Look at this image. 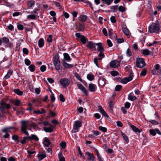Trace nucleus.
I'll use <instances>...</instances> for the list:
<instances>
[{
	"label": "nucleus",
	"mask_w": 161,
	"mask_h": 161,
	"mask_svg": "<svg viewBox=\"0 0 161 161\" xmlns=\"http://www.w3.org/2000/svg\"><path fill=\"white\" fill-rule=\"evenodd\" d=\"M149 132L150 134L153 136H154L156 135V133L155 130H154L153 129H150L149 130Z\"/></svg>",
	"instance_id": "nucleus-52"
},
{
	"label": "nucleus",
	"mask_w": 161,
	"mask_h": 161,
	"mask_svg": "<svg viewBox=\"0 0 161 161\" xmlns=\"http://www.w3.org/2000/svg\"><path fill=\"white\" fill-rule=\"evenodd\" d=\"M96 43H94L92 42H90L88 43L87 46L90 49H92L93 50H96L95 48Z\"/></svg>",
	"instance_id": "nucleus-11"
},
{
	"label": "nucleus",
	"mask_w": 161,
	"mask_h": 161,
	"mask_svg": "<svg viewBox=\"0 0 161 161\" xmlns=\"http://www.w3.org/2000/svg\"><path fill=\"white\" fill-rule=\"evenodd\" d=\"M110 20L112 23H115L116 21L115 17L114 16H112L110 18Z\"/></svg>",
	"instance_id": "nucleus-56"
},
{
	"label": "nucleus",
	"mask_w": 161,
	"mask_h": 161,
	"mask_svg": "<svg viewBox=\"0 0 161 161\" xmlns=\"http://www.w3.org/2000/svg\"><path fill=\"white\" fill-rule=\"evenodd\" d=\"M86 154L88 156V159L92 161H94L95 159V156L92 153H90L88 152H86Z\"/></svg>",
	"instance_id": "nucleus-17"
},
{
	"label": "nucleus",
	"mask_w": 161,
	"mask_h": 161,
	"mask_svg": "<svg viewBox=\"0 0 161 161\" xmlns=\"http://www.w3.org/2000/svg\"><path fill=\"white\" fill-rule=\"evenodd\" d=\"M2 40L3 42L6 43H8L9 42V39L6 37H3L2 38Z\"/></svg>",
	"instance_id": "nucleus-51"
},
{
	"label": "nucleus",
	"mask_w": 161,
	"mask_h": 161,
	"mask_svg": "<svg viewBox=\"0 0 161 161\" xmlns=\"http://www.w3.org/2000/svg\"><path fill=\"white\" fill-rule=\"evenodd\" d=\"M28 126V122L26 121H21V130L25 135L27 136H26L24 137L23 139L20 142V143L24 144H25L26 140L29 139V134L26 130L27 129Z\"/></svg>",
	"instance_id": "nucleus-1"
},
{
	"label": "nucleus",
	"mask_w": 161,
	"mask_h": 161,
	"mask_svg": "<svg viewBox=\"0 0 161 161\" xmlns=\"http://www.w3.org/2000/svg\"><path fill=\"white\" fill-rule=\"evenodd\" d=\"M126 54L128 56L130 57L131 55V53L130 50L128 48L126 51Z\"/></svg>",
	"instance_id": "nucleus-54"
},
{
	"label": "nucleus",
	"mask_w": 161,
	"mask_h": 161,
	"mask_svg": "<svg viewBox=\"0 0 161 161\" xmlns=\"http://www.w3.org/2000/svg\"><path fill=\"white\" fill-rule=\"evenodd\" d=\"M149 31L151 33L158 31L159 25L158 23H154L150 25L149 28Z\"/></svg>",
	"instance_id": "nucleus-3"
},
{
	"label": "nucleus",
	"mask_w": 161,
	"mask_h": 161,
	"mask_svg": "<svg viewBox=\"0 0 161 161\" xmlns=\"http://www.w3.org/2000/svg\"><path fill=\"white\" fill-rule=\"evenodd\" d=\"M128 99L131 101H133L136 99V97L132 95V93H130L128 96Z\"/></svg>",
	"instance_id": "nucleus-26"
},
{
	"label": "nucleus",
	"mask_w": 161,
	"mask_h": 161,
	"mask_svg": "<svg viewBox=\"0 0 161 161\" xmlns=\"http://www.w3.org/2000/svg\"><path fill=\"white\" fill-rule=\"evenodd\" d=\"M86 18L87 16L86 15H82L80 16L79 19L80 21L84 22L86 20Z\"/></svg>",
	"instance_id": "nucleus-25"
},
{
	"label": "nucleus",
	"mask_w": 161,
	"mask_h": 161,
	"mask_svg": "<svg viewBox=\"0 0 161 161\" xmlns=\"http://www.w3.org/2000/svg\"><path fill=\"white\" fill-rule=\"evenodd\" d=\"M18 29L20 30H22L23 29L24 27L22 25L19 24L17 25Z\"/></svg>",
	"instance_id": "nucleus-64"
},
{
	"label": "nucleus",
	"mask_w": 161,
	"mask_h": 161,
	"mask_svg": "<svg viewBox=\"0 0 161 161\" xmlns=\"http://www.w3.org/2000/svg\"><path fill=\"white\" fill-rule=\"evenodd\" d=\"M63 66L65 68H71L73 67V65L68 64L65 62L63 63Z\"/></svg>",
	"instance_id": "nucleus-31"
},
{
	"label": "nucleus",
	"mask_w": 161,
	"mask_h": 161,
	"mask_svg": "<svg viewBox=\"0 0 161 161\" xmlns=\"http://www.w3.org/2000/svg\"><path fill=\"white\" fill-rule=\"evenodd\" d=\"M58 157L59 161H65L64 157L63 156L61 153H59L58 154Z\"/></svg>",
	"instance_id": "nucleus-28"
},
{
	"label": "nucleus",
	"mask_w": 161,
	"mask_h": 161,
	"mask_svg": "<svg viewBox=\"0 0 161 161\" xmlns=\"http://www.w3.org/2000/svg\"><path fill=\"white\" fill-rule=\"evenodd\" d=\"M29 139L31 140H34L36 141H38L39 139L35 135H32L31 136H29Z\"/></svg>",
	"instance_id": "nucleus-23"
},
{
	"label": "nucleus",
	"mask_w": 161,
	"mask_h": 161,
	"mask_svg": "<svg viewBox=\"0 0 161 161\" xmlns=\"http://www.w3.org/2000/svg\"><path fill=\"white\" fill-rule=\"evenodd\" d=\"M130 126L135 132H138L139 133L141 132L142 130H139L134 125L130 124Z\"/></svg>",
	"instance_id": "nucleus-19"
},
{
	"label": "nucleus",
	"mask_w": 161,
	"mask_h": 161,
	"mask_svg": "<svg viewBox=\"0 0 161 161\" xmlns=\"http://www.w3.org/2000/svg\"><path fill=\"white\" fill-rule=\"evenodd\" d=\"M64 56L65 59L68 61H70L71 60V58L69 55L67 53H64Z\"/></svg>",
	"instance_id": "nucleus-29"
},
{
	"label": "nucleus",
	"mask_w": 161,
	"mask_h": 161,
	"mask_svg": "<svg viewBox=\"0 0 161 161\" xmlns=\"http://www.w3.org/2000/svg\"><path fill=\"white\" fill-rule=\"evenodd\" d=\"M59 99L60 101L62 102H64L65 101V98L63 95L61 94L59 95Z\"/></svg>",
	"instance_id": "nucleus-53"
},
{
	"label": "nucleus",
	"mask_w": 161,
	"mask_h": 161,
	"mask_svg": "<svg viewBox=\"0 0 161 161\" xmlns=\"http://www.w3.org/2000/svg\"><path fill=\"white\" fill-rule=\"evenodd\" d=\"M35 66L33 64H31L29 67V68L31 72H33L35 69Z\"/></svg>",
	"instance_id": "nucleus-42"
},
{
	"label": "nucleus",
	"mask_w": 161,
	"mask_h": 161,
	"mask_svg": "<svg viewBox=\"0 0 161 161\" xmlns=\"http://www.w3.org/2000/svg\"><path fill=\"white\" fill-rule=\"evenodd\" d=\"M43 129L46 132H52L53 131V128L51 125L47 126H45L43 127Z\"/></svg>",
	"instance_id": "nucleus-9"
},
{
	"label": "nucleus",
	"mask_w": 161,
	"mask_h": 161,
	"mask_svg": "<svg viewBox=\"0 0 161 161\" xmlns=\"http://www.w3.org/2000/svg\"><path fill=\"white\" fill-rule=\"evenodd\" d=\"M122 88V86L120 85H117L115 87V90L116 91H119Z\"/></svg>",
	"instance_id": "nucleus-58"
},
{
	"label": "nucleus",
	"mask_w": 161,
	"mask_h": 161,
	"mask_svg": "<svg viewBox=\"0 0 161 161\" xmlns=\"http://www.w3.org/2000/svg\"><path fill=\"white\" fill-rule=\"evenodd\" d=\"M43 143L45 146L47 147L50 145V142L48 138H45Z\"/></svg>",
	"instance_id": "nucleus-20"
},
{
	"label": "nucleus",
	"mask_w": 161,
	"mask_h": 161,
	"mask_svg": "<svg viewBox=\"0 0 161 161\" xmlns=\"http://www.w3.org/2000/svg\"><path fill=\"white\" fill-rule=\"evenodd\" d=\"M14 92L19 95H22L23 93V92L20 91L19 89H14Z\"/></svg>",
	"instance_id": "nucleus-33"
},
{
	"label": "nucleus",
	"mask_w": 161,
	"mask_h": 161,
	"mask_svg": "<svg viewBox=\"0 0 161 161\" xmlns=\"http://www.w3.org/2000/svg\"><path fill=\"white\" fill-rule=\"evenodd\" d=\"M83 111V108L82 107H80L77 109V112L79 113H82Z\"/></svg>",
	"instance_id": "nucleus-57"
},
{
	"label": "nucleus",
	"mask_w": 161,
	"mask_h": 161,
	"mask_svg": "<svg viewBox=\"0 0 161 161\" xmlns=\"http://www.w3.org/2000/svg\"><path fill=\"white\" fill-rule=\"evenodd\" d=\"M103 3H105L108 5L110 4L113 0H102Z\"/></svg>",
	"instance_id": "nucleus-40"
},
{
	"label": "nucleus",
	"mask_w": 161,
	"mask_h": 161,
	"mask_svg": "<svg viewBox=\"0 0 161 161\" xmlns=\"http://www.w3.org/2000/svg\"><path fill=\"white\" fill-rule=\"evenodd\" d=\"M75 76L76 78L78 80H79L80 81H82V79L80 77V76H79V75L77 73H75Z\"/></svg>",
	"instance_id": "nucleus-55"
},
{
	"label": "nucleus",
	"mask_w": 161,
	"mask_h": 161,
	"mask_svg": "<svg viewBox=\"0 0 161 161\" xmlns=\"http://www.w3.org/2000/svg\"><path fill=\"white\" fill-rule=\"evenodd\" d=\"M111 74L113 76H114L118 75L119 73L117 71H111Z\"/></svg>",
	"instance_id": "nucleus-46"
},
{
	"label": "nucleus",
	"mask_w": 161,
	"mask_h": 161,
	"mask_svg": "<svg viewBox=\"0 0 161 161\" xmlns=\"http://www.w3.org/2000/svg\"><path fill=\"white\" fill-rule=\"evenodd\" d=\"M81 126V123L79 121H76L74 124L73 131L76 132L78 131L77 129Z\"/></svg>",
	"instance_id": "nucleus-7"
},
{
	"label": "nucleus",
	"mask_w": 161,
	"mask_h": 161,
	"mask_svg": "<svg viewBox=\"0 0 161 161\" xmlns=\"http://www.w3.org/2000/svg\"><path fill=\"white\" fill-rule=\"evenodd\" d=\"M33 113L34 114H39L45 113H46V111L43 108H41L40 110H33Z\"/></svg>",
	"instance_id": "nucleus-15"
},
{
	"label": "nucleus",
	"mask_w": 161,
	"mask_h": 161,
	"mask_svg": "<svg viewBox=\"0 0 161 161\" xmlns=\"http://www.w3.org/2000/svg\"><path fill=\"white\" fill-rule=\"evenodd\" d=\"M87 77L90 80H92L94 79V76L93 75L91 74H88L87 75Z\"/></svg>",
	"instance_id": "nucleus-37"
},
{
	"label": "nucleus",
	"mask_w": 161,
	"mask_h": 161,
	"mask_svg": "<svg viewBox=\"0 0 161 161\" xmlns=\"http://www.w3.org/2000/svg\"><path fill=\"white\" fill-rule=\"evenodd\" d=\"M122 30L124 34L126 36H129L130 34L129 30L126 28L123 27Z\"/></svg>",
	"instance_id": "nucleus-27"
},
{
	"label": "nucleus",
	"mask_w": 161,
	"mask_h": 161,
	"mask_svg": "<svg viewBox=\"0 0 161 161\" xmlns=\"http://www.w3.org/2000/svg\"><path fill=\"white\" fill-rule=\"evenodd\" d=\"M146 72L147 70L145 69H143V70L141 72V73H140V75L141 76H145L146 74Z\"/></svg>",
	"instance_id": "nucleus-47"
},
{
	"label": "nucleus",
	"mask_w": 161,
	"mask_h": 161,
	"mask_svg": "<svg viewBox=\"0 0 161 161\" xmlns=\"http://www.w3.org/2000/svg\"><path fill=\"white\" fill-rule=\"evenodd\" d=\"M141 53L145 56H147L150 54V51L147 49H144L141 51Z\"/></svg>",
	"instance_id": "nucleus-24"
},
{
	"label": "nucleus",
	"mask_w": 161,
	"mask_h": 161,
	"mask_svg": "<svg viewBox=\"0 0 161 161\" xmlns=\"http://www.w3.org/2000/svg\"><path fill=\"white\" fill-rule=\"evenodd\" d=\"M13 72V71L12 70H9L8 71L7 74L4 76L5 79H8L12 74Z\"/></svg>",
	"instance_id": "nucleus-22"
},
{
	"label": "nucleus",
	"mask_w": 161,
	"mask_h": 161,
	"mask_svg": "<svg viewBox=\"0 0 161 161\" xmlns=\"http://www.w3.org/2000/svg\"><path fill=\"white\" fill-rule=\"evenodd\" d=\"M100 53L98 54L99 60H101L104 57V55L103 52H100Z\"/></svg>",
	"instance_id": "nucleus-43"
},
{
	"label": "nucleus",
	"mask_w": 161,
	"mask_h": 161,
	"mask_svg": "<svg viewBox=\"0 0 161 161\" xmlns=\"http://www.w3.org/2000/svg\"><path fill=\"white\" fill-rule=\"evenodd\" d=\"M96 45L98 46L97 50L99 51L100 52H103L104 51V49L101 43H97L96 44Z\"/></svg>",
	"instance_id": "nucleus-18"
},
{
	"label": "nucleus",
	"mask_w": 161,
	"mask_h": 161,
	"mask_svg": "<svg viewBox=\"0 0 161 161\" xmlns=\"http://www.w3.org/2000/svg\"><path fill=\"white\" fill-rule=\"evenodd\" d=\"M54 3L56 7H58L60 11L62 10V8L60 4L58 2H55Z\"/></svg>",
	"instance_id": "nucleus-38"
},
{
	"label": "nucleus",
	"mask_w": 161,
	"mask_h": 161,
	"mask_svg": "<svg viewBox=\"0 0 161 161\" xmlns=\"http://www.w3.org/2000/svg\"><path fill=\"white\" fill-rule=\"evenodd\" d=\"M75 36L77 38V40L78 41H81V39H82V37H83V36L80 35L79 33H76L75 34Z\"/></svg>",
	"instance_id": "nucleus-30"
},
{
	"label": "nucleus",
	"mask_w": 161,
	"mask_h": 161,
	"mask_svg": "<svg viewBox=\"0 0 161 161\" xmlns=\"http://www.w3.org/2000/svg\"><path fill=\"white\" fill-rule=\"evenodd\" d=\"M46 154L45 153L39 154L37 155V157L39 160H42L46 157Z\"/></svg>",
	"instance_id": "nucleus-21"
},
{
	"label": "nucleus",
	"mask_w": 161,
	"mask_h": 161,
	"mask_svg": "<svg viewBox=\"0 0 161 161\" xmlns=\"http://www.w3.org/2000/svg\"><path fill=\"white\" fill-rule=\"evenodd\" d=\"M40 69L42 72H43L46 70V67L45 65H42L40 67Z\"/></svg>",
	"instance_id": "nucleus-49"
},
{
	"label": "nucleus",
	"mask_w": 161,
	"mask_h": 161,
	"mask_svg": "<svg viewBox=\"0 0 161 161\" xmlns=\"http://www.w3.org/2000/svg\"><path fill=\"white\" fill-rule=\"evenodd\" d=\"M118 8V5H115L112 6L111 7V9L112 11L113 12H115L117 10Z\"/></svg>",
	"instance_id": "nucleus-36"
},
{
	"label": "nucleus",
	"mask_w": 161,
	"mask_h": 161,
	"mask_svg": "<svg viewBox=\"0 0 161 161\" xmlns=\"http://www.w3.org/2000/svg\"><path fill=\"white\" fill-rule=\"evenodd\" d=\"M121 135L123 136L124 139L126 141L127 143L129 142V139L127 136L123 133H121Z\"/></svg>",
	"instance_id": "nucleus-41"
},
{
	"label": "nucleus",
	"mask_w": 161,
	"mask_h": 161,
	"mask_svg": "<svg viewBox=\"0 0 161 161\" xmlns=\"http://www.w3.org/2000/svg\"><path fill=\"white\" fill-rule=\"evenodd\" d=\"M38 45L40 47H42L44 45L43 39L41 38L38 41Z\"/></svg>",
	"instance_id": "nucleus-32"
},
{
	"label": "nucleus",
	"mask_w": 161,
	"mask_h": 161,
	"mask_svg": "<svg viewBox=\"0 0 161 161\" xmlns=\"http://www.w3.org/2000/svg\"><path fill=\"white\" fill-rule=\"evenodd\" d=\"M87 41H88L87 38L83 36V37H82V39L80 41L83 44H85Z\"/></svg>",
	"instance_id": "nucleus-45"
},
{
	"label": "nucleus",
	"mask_w": 161,
	"mask_h": 161,
	"mask_svg": "<svg viewBox=\"0 0 161 161\" xmlns=\"http://www.w3.org/2000/svg\"><path fill=\"white\" fill-rule=\"evenodd\" d=\"M60 82L61 84L64 88H66L69 84V81L67 78L61 79L60 80Z\"/></svg>",
	"instance_id": "nucleus-6"
},
{
	"label": "nucleus",
	"mask_w": 161,
	"mask_h": 161,
	"mask_svg": "<svg viewBox=\"0 0 161 161\" xmlns=\"http://www.w3.org/2000/svg\"><path fill=\"white\" fill-rule=\"evenodd\" d=\"M106 80L103 78H101L98 80L99 84L102 86H104L106 83Z\"/></svg>",
	"instance_id": "nucleus-16"
},
{
	"label": "nucleus",
	"mask_w": 161,
	"mask_h": 161,
	"mask_svg": "<svg viewBox=\"0 0 161 161\" xmlns=\"http://www.w3.org/2000/svg\"><path fill=\"white\" fill-rule=\"evenodd\" d=\"M110 66L112 68H116L120 65V63L117 60L112 61L110 63Z\"/></svg>",
	"instance_id": "nucleus-10"
},
{
	"label": "nucleus",
	"mask_w": 161,
	"mask_h": 161,
	"mask_svg": "<svg viewBox=\"0 0 161 161\" xmlns=\"http://www.w3.org/2000/svg\"><path fill=\"white\" fill-rule=\"evenodd\" d=\"M21 103V102L19 100H15L14 105L16 106H19Z\"/></svg>",
	"instance_id": "nucleus-48"
},
{
	"label": "nucleus",
	"mask_w": 161,
	"mask_h": 161,
	"mask_svg": "<svg viewBox=\"0 0 161 161\" xmlns=\"http://www.w3.org/2000/svg\"><path fill=\"white\" fill-rule=\"evenodd\" d=\"M10 107V105L8 104H7L4 101H0V109L2 112L4 111L5 109H8Z\"/></svg>",
	"instance_id": "nucleus-5"
},
{
	"label": "nucleus",
	"mask_w": 161,
	"mask_h": 161,
	"mask_svg": "<svg viewBox=\"0 0 161 161\" xmlns=\"http://www.w3.org/2000/svg\"><path fill=\"white\" fill-rule=\"evenodd\" d=\"M118 9L121 12H123L125 11V7L122 6H120L119 7Z\"/></svg>",
	"instance_id": "nucleus-44"
},
{
	"label": "nucleus",
	"mask_w": 161,
	"mask_h": 161,
	"mask_svg": "<svg viewBox=\"0 0 161 161\" xmlns=\"http://www.w3.org/2000/svg\"><path fill=\"white\" fill-rule=\"evenodd\" d=\"M136 66L140 68L143 67L146 65V64L143 59L139 58H136Z\"/></svg>",
	"instance_id": "nucleus-4"
},
{
	"label": "nucleus",
	"mask_w": 161,
	"mask_h": 161,
	"mask_svg": "<svg viewBox=\"0 0 161 161\" xmlns=\"http://www.w3.org/2000/svg\"><path fill=\"white\" fill-rule=\"evenodd\" d=\"M99 129L103 131V132H106L107 131L106 128L102 126L99 127Z\"/></svg>",
	"instance_id": "nucleus-50"
},
{
	"label": "nucleus",
	"mask_w": 161,
	"mask_h": 161,
	"mask_svg": "<svg viewBox=\"0 0 161 161\" xmlns=\"http://www.w3.org/2000/svg\"><path fill=\"white\" fill-rule=\"evenodd\" d=\"M60 146L63 149L66 147V143L64 142H62L60 144Z\"/></svg>",
	"instance_id": "nucleus-60"
},
{
	"label": "nucleus",
	"mask_w": 161,
	"mask_h": 161,
	"mask_svg": "<svg viewBox=\"0 0 161 161\" xmlns=\"http://www.w3.org/2000/svg\"><path fill=\"white\" fill-rule=\"evenodd\" d=\"M88 87L91 92H94L96 91L97 87L95 85L91 83L89 84Z\"/></svg>",
	"instance_id": "nucleus-14"
},
{
	"label": "nucleus",
	"mask_w": 161,
	"mask_h": 161,
	"mask_svg": "<svg viewBox=\"0 0 161 161\" xmlns=\"http://www.w3.org/2000/svg\"><path fill=\"white\" fill-rule=\"evenodd\" d=\"M108 45L109 47H111L113 46V44L109 40H108L107 41Z\"/></svg>",
	"instance_id": "nucleus-62"
},
{
	"label": "nucleus",
	"mask_w": 161,
	"mask_h": 161,
	"mask_svg": "<svg viewBox=\"0 0 161 161\" xmlns=\"http://www.w3.org/2000/svg\"><path fill=\"white\" fill-rule=\"evenodd\" d=\"M98 109L103 115H104L106 118H108V114L106 113L104 110L101 106L99 105L98 106Z\"/></svg>",
	"instance_id": "nucleus-13"
},
{
	"label": "nucleus",
	"mask_w": 161,
	"mask_h": 161,
	"mask_svg": "<svg viewBox=\"0 0 161 161\" xmlns=\"http://www.w3.org/2000/svg\"><path fill=\"white\" fill-rule=\"evenodd\" d=\"M130 106V103L128 102H126L125 104V107L126 108H129Z\"/></svg>",
	"instance_id": "nucleus-61"
},
{
	"label": "nucleus",
	"mask_w": 161,
	"mask_h": 161,
	"mask_svg": "<svg viewBox=\"0 0 161 161\" xmlns=\"http://www.w3.org/2000/svg\"><path fill=\"white\" fill-rule=\"evenodd\" d=\"M27 4L29 7H31L34 4V1L33 0H30L28 2Z\"/></svg>",
	"instance_id": "nucleus-35"
},
{
	"label": "nucleus",
	"mask_w": 161,
	"mask_h": 161,
	"mask_svg": "<svg viewBox=\"0 0 161 161\" xmlns=\"http://www.w3.org/2000/svg\"><path fill=\"white\" fill-rule=\"evenodd\" d=\"M84 3H87L89 5L91 9L92 10H93L94 8L92 6V3L90 2L89 1L87 0V1H86L85 2H84Z\"/></svg>",
	"instance_id": "nucleus-39"
},
{
	"label": "nucleus",
	"mask_w": 161,
	"mask_h": 161,
	"mask_svg": "<svg viewBox=\"0 0 161 161\" xmlns=\"http://www.w3.org/2000/svg\"><path fill=\"white\" fill-rule=\"evenodd\" d=\"M51 99L52 102H54L55 100V97L54 96V94L51 92Z\"/></svg>",
	"instance_id": "nucleus-59"
},
{
	"label": "nucleus",
	"mask_w": 161,
	"mask_h": 161,
	"mask_svg": "<svg viewBox=\"0 0 161 161\" xmlns=\"http://www.w3.org/2000/svg\"><path fill=\"white\" fill-rule=\"evenodd\" d=\"M77 86L78 88L81 90L86 95L88 94L87 91L82 85L79 84L77 85Z\"/></svg>",
	"instance_id": "nucleus-12"
},
{
	"label": "nucleus",
	"mask_w": 161,
	"mask_h": 161,
	"mask_svg": "<svg viewBox=\"0 0 161 161\" xmlns=\"http://www.w3.org/2000/svg\"><path fill=\"white\" fill-rule=\"evenodd\" d=\"M53 62L56 69L58 70H59L60 69V62L58 55L56 54L54 56Z\"/></svg>",
	"instance_id": "nucleus-2"
},
{
	"label": "nucleus",
	"mask_w": 161,
	"mask_h": 161,
	"mask_svg": "<svg viewBox=\"0 0 161 161\" xmlns=\"http://www.w3.org/2000/svg\"><path fill=\"white\" fill-rule=\"evenodd\" d=\"M13 127H9L5 128L2 131L3 132L7 133L9 131V130L13 129Z\"/></svg>",
	"instance_id": "nucleus-34"
},
{
	"label": "nucleus",
	"mask_w": 161,
	"mask_h": 161,
	"mask_svg": "<svg viewBox=\"0 0 161 161\" xmlns=\"http://www.w3.org/2000/svg\"><path fill=\"white\" fill-rule=\"evenodd\" d=\"M47 41L48 42H51L52 41V36L51 35H49L48 36V38L47 39Z\"/></svg>",
	"instance_id": "nucleus-63"
},
{
	"label": "nucleus",
	"mask_w": 161,
	"mask_h": 161,
	"mask_svg": "<svg viewBox=\"0 0 161 161\" xmlns=\"http://www.w3.org/2000/svg\"><path fill=\"white\" fill-rule=\"evenodd\" d=\"M133 76V75L131 74L129 76L122 79L121 80V83L124 84H126L128 82L132 80Z\"/></svg>",
	"instance_id": "nucleus-8"
}]
</instances>
